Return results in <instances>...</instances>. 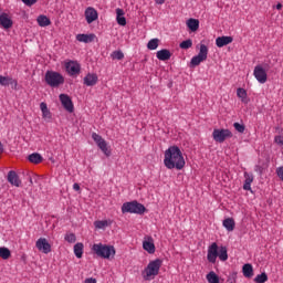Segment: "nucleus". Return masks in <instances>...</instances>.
<instances>
[{"label": "nucleus", "instance_id": "nucleus-23", "mask_svg": "<svg viewBox=\"0 0 283 283\" xmlns=\"http://www.w3.org/2000/svg\"><path fill=\"white\" fill-rule=\"evenodd\" d=\"M171 57V53L168 50H161L157 52V59L159 61H168Z\"/></svg>", "mask_w": 283, "mask_h": 283}, {"label": "nucleus", "instance_id": "nucleus-26", "mask_svg": "<svg viewBox=\"0 0 283 283\" xmlns=\"http://www.w3.org/2000/svg\"><path fill=\"white\" fill-rule=\"evenodd\" d=\"M28 159H29L30 163L35 164V165L42 163V160H43L42 156L40 154H36V153L30 155L28 157Z\"/></svg>", "mask_w": 283, "mask_h": 283}, {"label": "nucleus", "instance_id": "nucleus-15", "mask_svg": "<svg viewBox=\"0 0 283 283\" xmlns=\"http://www.w3.org/2000/svg\"><path fill=\"white\" fill-rule=\"evenodd\" d=\"M13 22L7 13L0 14V27L4 30L12 28Z\"/></svg>", "mask_w": 283, "mask_h": 283}, {"label": "nucleus", "instance_id": "nucleus-34", "mask_svg": "<svg viewBox=\"0 0 283 283\" xmlns=\"http://www.w3.org/2000/svg\"><path fill=\"white\" fill-rule=\"evenodd\" d=\"M143 248L149 252V253H154L155 252V244L153 242H148V241H145L143 243Z\"/></svg>", "mask_w": 283, "mask_h": 283}, {"label": "nucleus", "instance_id": "nucleus-39", "mask_svg": "<svg viewBox=\"0 0 283 283\" xmlns=\"http://www.w3.org/2000/svg\"><path fill=\"white\" fill-rule=\"evenodd\" d=\"M179 46L182 50H188L192 46V41L191 40L184 41L182 43H180Z\"/></svg>", "mask_w": 283, "mask_h": 283}, {"label": "nucleus", "instance_id": "nucleus-11", "mask_svg": "<svg viewBox=\"0 0 283 283\" xmlns=\"http://www.w3.org/2000/svg\"><path fill=\"white\" fill-rule=\"evenodd\" d=\"M218 255H219V247H218V244L214 242V243H212V244L209 247V249H208L207 259H208L209 262L216 263Z\"/></svg>", "mask_w": 283, "mask_h": 283}, {"label": "nucleus", "instance_id": "nucleus-21", "mask_svg": "<svg viewBox=\"0 0 283 283\" xmlns=\"http://www.w3.org/2000/svg\"><path fill=\"white\" fill-rule=\"evenodd\" d=\"M124 11L122 9H116V20H117V23L122 27H125L126 25V19L124 18Z\"/></svg>", "mask_w": 283, "mask_h": 283}, {"label": "nucleus", "instance_id": "nucleus-14", "mask_svg": "<svg viewBox=\"0 0 283 283\" xmlns=\"http://www.w3.org/2000/svg\"><path fill=\"white\" fill-rule=\"evenodd\" d=\"M85 19L88 24L93 23L98 19V13L94 8H87L85 10Z\"/></svg>", "mask_w": 283, "mask_h": 283}, {"label": "nucleus", "instance_id": "nucleus-5", "mask_svg": "<svg viewBox=\"0 0 283 283\" xmlns=\"http://www.w3.org/2000/svg\"><path fill=\"white\" fill-rule=\"evenodd\" d=\"M45 82L51 87H59L64 83V77L57 72L48 71L45 73Z\"/></svg>", "mask_w": 283, "mask_h": 283}, {"label": "nucleus", "instance_id": "nucleus-44", "mask_svg": "<svg viewBox=\"0 0 283 283\" xmlns=\"http://www.w3.org/2000/svg\"><path fill=\"white\" fill-rule=\"evenodd\" d=\"M275 143L279 145H283V136H276L275 137Z\"/></svg>", "mask_w": 283, "mask_h": 283}, {"label": "nucleus", "instance_id": "nucleus-1", "mask_svg": "<svg viewBox=\"0 0 283 283\" xmlns=\"http://www.w3.org/2000/svg\"><path fill=\"white\" fill-rule=\"evenodd\" d=\"M164 164L168 169L176 168L177 170H181L186 161L181 150L177 146H171L165 151Z\"/></svg>", "mask_w": 283, "mask_h": 283}, {"label": "nucleus", "instance_id": "nucleus-49", "mask_svg": "<svg viewBox=\"0 0 283 283\" xmlns=\"http://www.w3.org/2000/svg\"><path fill=\"white\" fill-rule=\"evenodd\" d=\"M3 153V146H2V144L0 143V154H2Z\"/></svg>", "mask_w": 283, "mask_h": 283}, {"label": "nucleus", "instance_id": "nucleus-47", "mask_svg": "<svg viewBox=\"0 0 283 283\" xmlns=\"http://www.w3.org/2000/svg\"><path fill=\"white\" fill-rule=\"evenodd\" d=\"M73 189L75 190V191H78L81 188H80V185L78 184H74L73 185Z\"/></svg>", "mask_w": 283, "mask_h": 283}, {"label": "nucleus", "instance_id": "nucleus-50", "mask_svg": "<svg viewBox=\"0 0 283 283\" xmlns=\"http://www.w3.org/2000/svg\"><path fill=\"white\" fill-rule=\"evenodd\" d=\"M276 9H277V10H281V9H282V4L279 3V4L276 6Z\"/></svg>", "mask_w": 283, "mask_h": 283}, {"label": "nucleus", "instance_id": "nucleus-25", "mask_svg": "<svg viewBox=\"0 0 283 283\" xmlns=\"http://www.w3.org/2000/svg\"><path fill=\"white\" fill-rule=\"evenodd\" d=\"M187 27L192 31L196 32L199 29V21L196 19H189L187 21Z\"/></svg>", "mask_w": 283, "mask_h": 283}, {"label": "nucleus", "instance_id": "nucleus-4", "mask_svg": "<svg viewBox=\"0 0 283 283\" xmlns=\"http://www.w3.org/2000/svg\"><path fill=\"white\" fill-rule=\"evenodd\" d=\"M146 211V208L138 203L136 200L132 202H125L122 206L123 213H135V214H143Z\"/></svg>", "mask_w": 283, "mask_h": 283}, {"label": "nucleus", "instance_id": "nucleus-43", "mask_svg": "<svg viewBox=\"0 0 283 283\" xmlns=\"http://www.w3.org/2000/svg\"><path fill=\"white\" fill-rule=\"evenodd\" d=\"M25 6L32 7L38 2V0H21Z\"/></svg>", "mask_w": 283, "mask_h": 283}, {"label": "nucleus", "instance_id": "nucleus-42", "mask_svg": "<svg viewBox=\"0 0 283 283\" xmlns=\"http://www.w3.org/2000/svg\"><path fill=\"white\" fill-rule=\"evenodd\" d=\"M234 128H235V130H238L239 133H241V134H243L244 133V130H245V126L244 125H242V124H239V123H234Z\"/></svg>", "mask_w": 283, "mask_h": 283}, {"label": "nucleus", "instance_id": "nucleus-2", "mask_svg": "<svg viewBox=\"0 0 283 283\" xmlns=\"http://www.w3.org/2000/svg\"><path fill=\"white\" fill-rule=\"evenodd\" d=\"M161 261L159 259L149 262L147 268L142 272L145 281L154 280L158 274L161 266Z\"/></svg>", "mask_w": 283, "mask_h": 283}, {"label": "nucleus", "instance_id": "nucleus-37", "mask_svg": "<svg viewBox=\"0 0 283 283\" xmlns=\"http://www.w3.org/2000/svg\"><path fill=\"white\" fill-rule=\"evenodd\" d=\"M159 40L153 39L148 42L147 48L151 51L156 50L158 48Z\"/></svg>", "mask_w": 283, "mask_h": 283}, {"label": "nucleus", "instance_id": "nucleus-46", "mask_svg": "<svg viewBox=\"0 0 283 283\" xmlns=\"http://www.w3.org/2000/svg\"><path fill=\"white\" fill-rule=\"evenodd\" d=\"M84 283H96V280L93 279V277H88V279L85 280Z\"/></svg>", "mask_w": 283, "mask_h": 283}, {"label": "nucleus", "instance_id": "nucleus-18", "mask_svg": "<svg viewBox=\"0 0 283 283\" xmlns=\"http://www.w3.org/2000/svg\"><path fill=\"white\" fill-rule=\"evenodd\" d=\"M97 81H98V77L96 74H87L85 77H84V84L86 86H94L97 84Z\"/></svg>", "mask_w": 283, "mask_h": 283}, {"label": "nucleus", "instance_id": "nucleus-19", "mask_svg": "<svg viewBox=\"0 0 283 283\" xmlns=\"http://www.w3.org/2000/svg\"><path fill=\"white\" fill-rule=\"evenodd\" d=\"M0 85L1 86L14 85V88H15L18 83L11 77L0 75Z\"/></svg>", "mask_w": 283, "mask_h": 283}, {"label": "nucleus", "instance_id": "nucleus-6", "mask_svg": "<svg viewBox=\"0 0 283 283\" xmlns=\"http://www.w3.org/2000/svg\"><path fill=\"white\" fill-rule=\"evenodd\" d=\"M207 59H208V48L205 44H201L199 54L191 59L190 64L195 67L200 65V63L205 62Z\"/></svg>", "mask_w": 283, "mask_h": 283}, {"label": "nucleus", "instance_id": "nucleus-28", "mask_svg": "<svg viewBox=\"0 0 283 283\" xmlns=\"http://www.w3.org/2000/svg\"><path fill=\"white\" fill-rule=\"evenodd\" d=\"M218 256L221 261L228 260V250L226 247L218 248Z\"/></svg>", "mask_w": 283, "mask_h": 283}, {"label": "nucleus", "instance_id": "nucleus-52", "mask_svg": "<svg viewBox=\"0 0 283 283\" xmlns=\"http://www.w3.org/2000/svg\"><path fill=\"white\" fill-rule=\"evenodd\" d=\"M0 13H1V9H0Z\"/></svg>", "mask_w": 283, "mask_h": 283}, {"label": "nucleus", "instance_id": "nucleus-16", "mask_svg": "<svg viewBox=\"0 0 283 283\" xmlns=\"http://www.w3.org/2000/svg\"><path fill=\"white\" fill-rule=\"evenodd\" d=\"M8 181L12 185V186H14V187H17V188H19L20 186H21V180H20V178H19V176L17 175V172L15 171H13V170H11V171H9V174H8Z\"/></svg>", "mask_w": 283, "mask_h": 283}, {"label": "nucleus", "instance_id": "nucleus-38", "mask_svg": "<svg viewBox=\"0 0 283 283\" xmlns=\"http://www.w3.org/2000/svg\"><path fill=\"white\" fill-rule=\"evenodd\" d=\"M269 280L266 273H262L255 277L256 283H265Z\"/></svg>", "mask_w": 283, "mask_h": 283}, {"label": "nucleus", "instance_id": "nucleus-32", "mask_svg": "<svg viewBox=\"0 0 283 283\" xmlns=\"http://www.w3.org/2000/svg\"><path fill=\"white\" fill-rule=\"evenodd\" d=\"M83 249H84V245L82 243H76L74 245V253L76 255V258L81 259L82 255H83Z\"/></svg>", "mask_w": 283, "mask_h": 283}, {"label": "nucleus", "instance_id": "nucleus-10", "mask_svg": "<svg viewBox=\"0 0 283 283\" xmlns=\"http://www.w3.org/2000/svg\"><path fill=\"white\" fill-rule=\"evenodd\" d=\"M253 75L261 84H264L268 81L266 71L261 65L255 66Z\"/></svg>", "mask_w": 283, "mask_h": 283}, {"label": "nucleus", "instance_id": "nucleus-35", "mask_svg": "<svg viewBox=\"0 0 283 283\" xmlns=\"http://www.w3.org/2000/svg\"><path fill=\"white\" fill-rule=\"evenodd\" d=\"M11 256V252L7 248H0V258L8 260Z\"/></svg>", "mask_w": 283, "mask_h": 283}, {"label": "nucleus", "instance_id": "nucleus-20", "mask_svg": "<svg viewBox=\"0 0 283 283\" xmlns=\"http://www.w3.org/2000/svg\"><path fill=\"white\" fill-rule=\"evenodd\" d=\"M95 35L94 34H78L76 36V40L82 43H91L94 41Z\"/></svg>", "mask_w": 283, "mask_h": 283}, {"label": "nucleus", "instance_id": "nucleus-7", "mask_svg": "<svg viewBox=\"0 0 283 283\" xmlns=\"http://www.w3.org/2000/svg\"><path fill=\"white\" fill-rule=\"evenodd\" d=\"M233 135L229 129H214L212 137L217 143L222 144L226 139L231 138Z\"/></svg>", "mask_w": 283, "mask_h": 283}, {"label": "nucleus", "instance_id": "nucleus-33", "mask_svg": "<svg viewBox=\"0 0 283 283\" xmlns=\"http://www.w3.org/2000/svg\"><path fill=\"white\" fill-rule=\"evenodd\" d=\"M207 280L209 283H220L219 276L213 271L207 274Z\"/></svg>", "mask_w": 283, "mask_h": 283}, {"label": "nucleus", "instance_id": "nucleus-31", "mask_svg": "<svg viewBox=\"0 0 283 283\" xmlns=\"http://www.w3.org/2000/svg\"><path fill=\"white\" fill-rule=\"evenodd\" d=\"M111 224L107 220H98L94 222L96 229L105 230Z\"/></svg>", "mask_w": 283, "mask_h": 283}, {"label": "nucleus", "instance_id": "nucleus-27", "mask_svg": "<svg viewBox=\"0 0 283 283\" xmlns=\"http://www.w3.org/2000/svg\"><path fill=\"white\" fill-rule=\"evenodd\" d=\"M242 271H243V275L245 277H252L253 276V266L251 264H249V263L244 264Z\"/></svg>", "mask_w": 283, "mask_h": 283}, {"label": "nucleus", "instance_id": "nucleus-41", "mask_svg": "<svg viewBox=\"0 0 283 283\" xmlns=\"http://www.w3.org/2000/svg\"><path fill=\"white\" fill-rule=\"evenodd\" d=\"M69 243H74L76 241V237L74 233L66 234L64 238Z\"/></svg>", "mask_w": 283, "mask_h": 283}, {"label": "nucleus", "instance_id": "nucleus-48", "mask_svg": "<svg viewBox=\"0 0 283 283\" xmlns=\"http://www.w3.org/2000/svg\"><path fill=\"white\" fill-rule=\"evenodd\" d=\"M157 4H164L165 3V0H155Z\"/></svg>", "mask_w": 283, "mask_h": 283}, {"label": "nucleus", "instance_id": "nucleus-8", "mask_svg": "<svg viewBox=\"0 0 283 283\" xmlns=\"http://www.w3.org/2000/svg\"><path fill=\"white\" fill-rule=\"evenodd\" d=\"M92 138L107 157L111 156V150L107 147V143L102 138V136L97 135L96 133H93Z\"/></svg>", "mask_w": 283, "mask_h": 283}, {"label": "nucleus", "instance_id": "nucleus-24", "mask_svg": "<svg viewBox=\"0 0 283 283\" xmlns=\"http://www.w3.org/2000/svg\"><path fill=\"white\" fill-rule=\"evenodd\" d=\"M223 227L229 231H233L235 228V222L232 218H228L223 221Z\"/></svg>", "mask_w": 283, "mask_h": 283}, {"label": "nucleus", "instance_id": "nucleus-40", "mask_svg": "<svg viewBox=\"0 0 283 283\" xmlns=\"http://www.w3.org/2000/svg\"><path fill=\"white\" fill-rule=\"evenodd\" d=\"M112 57H113V60H118V61H120V60L124 59V54H123V52H120V51H115V52L112 54Z\"/></svg>", "mask_w": 283, "mask_h": 283}, {"label": "nucleus", "instance_id": "nucleus-45", "mask_svg": "<svg viewBox=\"0 0 283 283\" xmlns=\"http://www.w3.org/2000/svg\"><path fill=\"white\" fill-rule=\"evenodd\" d=\"M277 175L283 180V167L277 169Z\"/></svg>", "mask_w": 283, "mask_h": 283}, {"label": "nucleus", "instance_id": "nucleus-17", "mask_svg": "<svg viewBox=\"0 0 283 283\" xmlns=\"http://www.w3.org/2000/svg\"><path fill=\"white\" fill-rule=\"evenodd\" d=\"M233 42V39L231 36H220L216 40V44L218 48H223L226 45H229Z\"/></svg>", "mask_w": 283, "mask_h": 283}, {"label": "nucleus", "instance_id": "nucleus-30", "mask_svg": "<svg viewBox=\"0 0 283 283\" xmlns=\"http://www.w3.org/2000/svg\"><path fill=\"white\" fill-rule=\"evenodd\" d=\"M237 95L244 104H248V93L243 88H238Z\"/></svg>", "mask_w": 283, "mask_h": 283}, {"label": "nucleus", "instance_id": "nucleus-29", "mask_svg": "<svg viewBox=\"0 0 283 283\" xmlns=\"http://www.w3.org/2000/svg\"><path fill=\"white\" fill-rule=\"evenodd\" d=\"M38 24L41 27V28H45L48 25L51 24V21L45 17V15H40L38 19Z\"/></svg>", "mask_w": 283, "mask_h": 283}, {"label": "nucleus", "instance_id": "nucleus-13", "mask_svg": "<svg viewBox=\"0 0 283 283\" xmlns=\"http://www.w3.org/2000/svg\"><path fill=\"white\" fill-rule=\"evenodd\" d=\"M60 101H61L63 107H64L69 113H73V111H74V105H73L72 99L70 98V96H67L66 94H61V95H60Z\"/></svg>", "mask_w": 283, "mask_h": 283}, {"label": "nucleus", "instance_id": "nucleus-22", "mask_svg": "<svg viewBox=\"0 0 283 283\" xmlns=\"http://www.w3.org/2000/svg\"><path fill=\"white\" fill-rule=\"evenodd\" d=\"M244 178H245V181H244L243 189H244V190H251V184H252L253 180H254L253 175H252V174L244 172Z\"/></svg>", "mask_w": 283, "mask_h": 283}, {"label": "nucleus", "instance_id": "nucleus-36", "mask_svg": "<svg viewBox=\"0 0 283 283\" xmlns=\"http://www.w3.org/2000/svg\"><path fill=\"white\" fill-rule=\"evenodd\" d=\"M40 108L42 111V115L44 118H51V114H50L45 103H41Z\"/></svg>", "mask_w": 283, "mask_h": 283}, {"label": "nucleus", "instance_id": "nucleus-12", "mask_svg": "<svg viewBox=\"0 0 283 283\" xmlns=\"http://www.w3.org/2000/svg\"><path fill=\"white\" fill-rule=\"evenodd\" d=\"M35 247L38 248L39 251H41L45 254L51 252V245L45 238H40L36 241Z\"/></svg>", "mask_w": 283, "mask_h": 283}, {"label": "nucleus", "instance_id": "nucleus-3", "mask_svg": "<svg viewBox=\"0 0 283 283\" xmlns=\"http://www.w3.org/2000/svg\"><path fill=\"white\" fill-rule=\"evenodd\" d=\"M93 252L103 258V259H109L111 256L113 258L115 255V249L114 247L102 244V243H96L92 247Z\"/></svg>", "mask_w": 283, "mask_h": 283}, {"label": "nucleus", "instance_id": "nucleus-51", "mask_svg": "<svg viewBox=\"0 0 283 283\" xmlns=\"http://www.w3.org/2000/svg\"><path fill=\"white\" fill-rule=\"evenodd\" d=\"M30 184H31V185L33 184L32 178H30Z\"/></svg>", "mask_w": 283, "mask_h": 283}, {"label": "nucleus", "instance_id": "nucleus-9", "mask_svg": "<svg viewBox=\"0 0 283 283\" xmlns=\"http://www.w3.org/2000/svg\"><path fill=\"white\" fill-rule=\"evenodd\" d=\"M65 70L71 76H77L81 72V66L77 62L70 61L65 63Z\"/></svg>", "mask_w": 283, "mask_h": 283}]
</instances>
